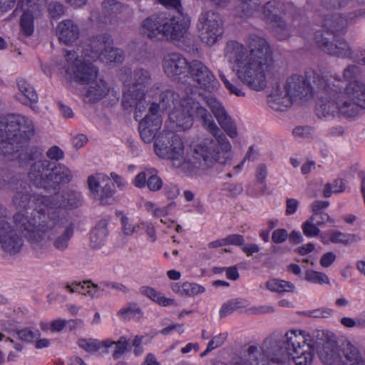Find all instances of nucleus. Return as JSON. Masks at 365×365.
Wrapping results in <instances>:
<instances>
[{"instance_id":"1","label":"nucleus","mask_w":365,"mask_h":365,"mask_svg":"<svg viewBox=\"0 0 365 365\" xmlns=\"http://www.w3.org/2000/svg\"><path fill=\"white\" fill-rule=\"evenodd\" d=\"M190 95L182 98V104L170 110L165 128L173 131H182L190 129L193 120H198L201 125L209 132L215 140L205 138L193 148L194 158L202 160L206 167L215 164L227 165L232 160V145L224 133L215 122L210 113Z\"/></svg>"},{"instance_id":"2","label":"nucleus","mask_w":365,"mask_h":365,"mask_svg":"<svg viewBox=\"0 0 365 365\" xmlns=\"http://www.w3.org/2000/svg\"><path fill=\"white\" fill-rule=\"evenodd\" d=\"M243 44L227 42L224 56L237 79L252 90H264L277 72L272 50L263 37L252 34Z\"/></svg>"},{"instance_id":"3","label":"nucleus","mask_w":365,"mask_h":365,"mask_svg":"<svg viewBox=\"0 0 365 365\" xmlns=\"http://www.w3.org/2000/svg\"><path fill=\"white\" fill-rule=\"evenodd\" d=\"M15 218L23 236L36 252L47 250L51 242L53 247L61 252L68 247L74 228L66 218L56 212L39 213L38 217L32 218L19 214Z\"/></svg>"},{"instance_id":"4","label":"nucleus","mask_w":365,"mask_h":365,"mask_svg":"<svg viewBox=\"0 0 365 365\" xmlns=\"http://www.w3.org/2000/svg\"><path fill=\"white\" fill-rule=\"evenodd\" d=\"M314 346L312 331L292 329L280 340L265 339L260 350L267 365H288L289 356L296 365H311Z\"/></svg>"},{"instance_id":"5","label":"nucleus","mask_w":365,"mask_h":365,"mask_svg":"<svg viewBox=\"0 0 365 365\" xmlns=\"http://www.w3.org/2000/svg\"><path fill=\"white\" fill-rule=\"evenodd\" d=\"M35 134L33 120L27 116L10 113L1 117V154L8 160L18 159L21 167L27 165L31 161L38 159L42 150L37 147H30L25 150L19 148L27 143Z\"/></svg>"},{"instance_id":"6","label":"nucleus","mask_w":365,"mask_h":365,"mask_svg":"<svg viewBox=\"0 0 365 365\" xmlns=\"http://www.w3.org/2000/svg\"><path fill=\"white\" fill-rule=\"evenodd\" d=\"M62 68L71 81L81 85H88L86 98L90 102H96L104 98L109 92L106 81L98 78L97 67L82 59L76 51H66L65 62Z\"/></svg>"},{"instance_id":"7","label":"nucleus","mask_w":365,"mask_h":365,"mask_svg":"<svg viewBox=\"0 0 365 365\" xmlns=\"http://www.w3.org/2000/svg\"><path fill=\"white\" fill-rule=\"evenodd\" d=\"M190 26V19L185 15L168 17L164 14H153L145 19L140 32L150 39L180 40L184 37Z\"/></svg>"},{"instance_id":"8","label":"nucleus","mask_w":365,"mask_h":365,"mask_svg":"<svg viewBox=\"0 0 365 365\" xmlns=\"http://www.w3.org/2000/svg\"><path fill=\"white\" fill-rule=\"evenodd\" d=\"M125 89L122 98V105L124 109L135 108V118L140 117L139 113H143L147 107L145 95H148L152 81L150 72L145 68L135 69L132 73L126 70L120 77Z\"/></svg>"},{"instance_id":"9","label":"nucleus","mask_w":365,"mask_h":365,"mask_svg":"<svg viewBox=\"0 0 365 365\" xmlns=\"http://www.w3.org/2000/svg\"><path fill=\"white\" fill-rule=\"evenodd\" d=\"M155 153L160 158L170 160L173 166L190 175L200 167V163L187 158L182 138L173 130L165 128L155 138L153 145Z\"/></svg>"},{"instance_id":"10","label":"nucleus","mask_w":365,"mask_h":365,"mask_svg":"<svg viewBox=\"0 0 365 365\" xmlns=\"http://www.w3.org/2000/svg\"><path fill=\"white\" fill-rule=\"evenodd\" d=\"M327 89H319L320 96L316 106V114L320 118L331 119L336 115L349 118L353 108L341 97V81L336 74L328 76Z\"/></svg>"},{"instance_id":"11","label":"nucleus","mask_w":365,"mask_h":365,"mask_svg":"<svg viewBox=\"0 0 365 365\" xmlns=\"http://www.w3.org/2000/svg\"><path fill=\"white\" fill-rule=\"evenodd\" d=\"M328 75L319 74L314 71H309L304 75L294 74L287 78L283 88L293 101H307L312 97L313 90L327 89Z\"/></svg>"},{"instance_id":"12","label":"nucleus","mask_w":365,"mask_h":365,"mask_svg":"<svg viewBox=\"0 0 365 365\" xmlns=\"http://www.w3.org/2000/svg\"><path fill=\"white\" fill-rule=\"evenodd\" d=\"M298 9L292 3H284L273 0L267 2L262 7L261 16L264 21L271 24L275 36L280 41L286 40L291 35V27L284 19L295 17Z\"/></svg>"},{"instance_id":"13","label":"nucleus","mask_w":365,"mask_h":365,"mask_svg":"<svg viewBox=\"0 0 365 365\" xmlns=\"http://www.w3.org/2000/svg\"><path fill=\"white\" fill-rule=\"evenodd\" d=\"M111 43L110 35H98L91 40L79 56L82 59L89 60L91 63L98 59L105 63L121 62L124 56L123 52L119 48L112 47Z\"/></svg>"},{"instance_id":"14","label":"nucleus","mask_w":365,"mask_h":365,"mask_svg":"<svg viewBox=\"0 0 365 365\" xmlns=\"http://www.w3.org/2000/svg\"><path fill=\"white\" fill-rule=\"evenodd\" d=\"M187 95H190V93L185 91L180 96L175 91L160 83H155L148 91V97L152 99L148 110L155 115H161V113L168 109L172 110L178 106L184 105L182 104V98Z\"/></svg>"},{"instance_id":"15","label":"nucleus","mask_w":365,"mask_h":365,"mask_svg":"<svg viewBox=\"0 0 365 365\" xmlns=\"http://www.w3.org/2000/svg\"><path fill=\"white\" fill-rule=\"evenodd\" d=\"M35 207L38 213L56 212L60 215L61 208H76L82 204V195L70 192L66 196L56 194L52 197L40 196L34 198Z\"/></svg>"},{"instance_id":"16","label":"nucleus","mask_w":365,"mask_h":365,"mask_svg":"<svg viewBox=\"0 0 365 365\" xmlns=\"http://www.w3.org/2000/svg\"><path fill=\"white\" fill-rule=\"evenodd\" d=\"M197 28L201 41L211 46L223 34V23L220 15L213 11H204L198 17Z\"/></svg>"},{"instance_id":"17","label":"nucleus","mask_w":365,"mask_h":365,"mask_svg":"<svg viewBox=\"0 0 365 365\" xmlns=\"http://www.w3.org/2000/svg\"><path fill=\"white\" fill-rule=\"evenodd\" d=\"M312 340L314 341V349L317 350L323 363L329 365L340 363L341 356L334 334L324 330H314Z\"/></svg>"},{"instance_id":"18","label":"nucleus","mask_w":365,"mask_h":365,"mask_svg":"<svg viewBox=\"0 0 365 365\" xmlns=\"http://www.w3.org/2000/svg\"><path fill=\"white\" fill-rule=\"evenodd\" d=\"M188 77L200 88L213 92L220 86V83L212 71L202 61L192 60L189 62Z\"/></svg>"},{"instance_id":"19","label":"nucleus","mask_w":365,"mask_h":365,"mask_svg":"<svg viewBox=\"0 0 365 365\" xmlns=\"http://www.w3.org/2000/svg\"><path fill=\"white\" fill-rule=\"evenodd\" d=\"M314 40L319 47L325 53L341 58H349L354 61L356 51H353L344 38L334 37L332 41H329L327 37L324 36L321 31H317L314 34Z\"/></svg>"},{"instance_id":"20","label":"nucleus","mask_w":365,"mask_h":365,"mask_svg":"<svg viewBox=\"0 0 365 365\" xmlns=\"http://www.w3.org/2000/svg\"><path fill=\"white\" fill-rule=\"evenodd\" d=\"M88 187L93 197L103 205H110L113 201L114 190L110 183V178L104 173H97L89 175Z\"/></svg>"},{"instance_id":"21","label":"nucleus","mask_w":365,"mask_h":365,"mask_svg":"<svg viewBox=\"0 0 365 365\" xmlns=\"http://www.w3.org/2000/svg\"><path fill=\"white\" fill-rule=\"evenodd\" d=\"M205 99L221 128L230 138H236L238 135L237 125L222 103L212 96H207Z\"/></svg>"},{"instance_id":"22","label":"nucleus","mask_w":365,"mask_h":365,"mask_svg":"<svg viewBox=\"0 0 365 365\" xmlns=\"http://www.w3.org/2000/svg\"><path fill=\"white\" fill-rule=\"evenodd\" d=\"M122 4L117 0H104L101 3V12L91 11L89 21L98 27H104L113 23L115 16L122 11Z\"/></svg>"},{"instance_id":"23","label":"nucleus","mask_w":365,"mask_h":365,"mask_svg":"<svg viewBox=\"0 0 365 365\" xmlns=\"http://www.w3.org/2000/svg\"><path fill=\"white\" fill-rule=\"evenodd\" d=\"M341 97L344 102L353 106V113L349 115L354 118L359 114L360 109L365 110V84L363 83H351L341 86ZM352 108V107H351Z\"/></svg>"},{"instance_id":"24","label":"nucleus","mask_w":365,"mask_h":365,"mask_svg":"<svg viewBox=\"0 0 365 365\" xmlns=\"http://www.w3.org/2000/svg\"><path fill=\"white\" fill-rule=\"evenodd\" d=\"M39 0H19L18 6L21 7L24 11L20 18V38L24 39L31 36L34 32V12L39 11Z\"/></svg>"},{"instance_id":"25","label":"nucleus","mask_w":365,"mask_h":365,"mask_svg":"<svg viewBox=\"0 0 365 365\" xmlns=\"http://www.w3.org/2000/svg\"><path fill=\"white\" fill-rule=\"evenodd\" d=\"M189 62L179 53H170L164 56L162 66L165 74L170 78H177L187 71Z\"/></svg>"},{"instance_id":"26","label":"nucleus","mask_w":365,"mask_h":365,"mask_svg":"<svg viewBox=\"0 0 365 365\" xmlns=\"http://www.w3.org/2000/svg\"><path fill=\"white\" fill-rule=\"evenodd\" d=\"M162 123L161 115H155L148 111L139 123L138 130L141 139L145 143H150L161 128Z\"/></svg>"},{"instance_id":"27","label":"nucleus","mask_w":365,"mask_h":365,"mask_svg":"<svg viewBox=\"0 0 365 365\" xmlns=\"http://www.w3.org/2000/svg\"><path fill=\"white\" fill-rule=\"evenodd\" d=\"M23 246L22 239L6 223H1V248L9 253H18Z\"/></svg>"},{"instance_id":"28","label":"nucleus","mask_w":365,"mask_h":365,"mask_svg":"<svg viewBox=\"0 0 365 365\" xmlns=\"http://www.w3.org/2000/svg\"><path fill=\"white\" fill-rule=\"evenodd\" d=\"M40 196V195H31L29 194L21 192H18L16 193L13 200L14 203L16 206V207L24 210L19 211L14 216L15 224L19 230V227L17 225L15 218L17 215L22 214L24 216H28L29 218H32L34 216L38 217V215H39V213L37 212L35 207L34 198Z\"/></svg>"},{"instance_id":"29","label":"nucleus","mask_w":365,"mask_h":365,"mask_svg":"<svg viewBox=\"0 0 365 365\" xmlns=\"http://www.w3.org/2000/svg\"><path fill=\"white\" fill-rule=\"evenodd\" d=\"M51 163L48 160L36 161L31 165L29 178L36 187L49 189L46 173L51 170Z\"/></svg>"},{"instance_id":"30","label":"nucleus","mask_w":365,"mask_h":365,"mask_svg":"<svg viewBox=\"0 0 365 365\" xmlns=\"http://www.w3.org/2000/svg\"><path fill=\"white\" fill-rule=\"evenodd\" d=\"M293 100L283 88V86H276L267 96L269 107L275 111H285L291 106Z\"/></svg>"},{"instance_id":"31","label":"nucleus","mask_w":365,"mask_h":365,"mask_svg":"<svg viewBox=\"0 0 365 365\" xmlns=\"http://www.w3.org/2000/svg\"><path fill=\"white\" fill-rule=\"evenodd\" d=\"M56 34L61 42L71 45L79 38L80 29L76 23L68 19L58 23Z\"/></svg>"},{"instance_id":"32","label":"nucleus","mask_w":365,"mask_h":365,"mask_svg":"<svg viewBox=\"0 0 365 365\" xmlns=\"http://www.w3.org/2000/svg\"><path fill=\"white\" fill-rule=\"evenodd\" d=\"M349 25L348 17L341 14L328 13L324 15L322 26L333 34L344 32Z\"/></svg>"},{"instance_id":"33","label":"nucleus","mask_w":365,"mask_h":365,"mask_svg":"<svg viewBox=\"0 0 365 365\" xmlns=\"http://www.w3.org/2000/svg\"><path fill=\"white\" fill-rule=\"evenodd\" d=\"M321 240L324 244L331 242L348 246L359 242L361 240V237L358 234L346 233L336 230H330L324 235L321 236Z\"/></svg>"},{"instance_id":"34","label":"nucleus","mask_w":365,"mask_h":365,"mask_svg":"<svg viewBox=\"0 0 365 365\" xmlns=\"http://www.w3.org/2000/svg\"><path fill=\"white\" fill-rule=\"evenodd\" d=\"M47 183L50 188H54L56 185L62 182H68L72 179L71 170L63 165H58L51 168V170L46 173Z\"/></svg>"},{"instance_id":"35","label":"nucleus","mask_w":365,"mask_h":365,"mask_svg":"<svg viewBox=\"0 0 365 365\" xmlns=\"http://www.w3.org/2000/svg\"><path fill=\"white\" fill-rule=\"evenodd\" d=\"M170 288L173 292L181 297H192L205 292V288L195 282H185L172 283Z\"/></svg>"},{"instance_id":"36","label":"nucleus","mask_w":365,"mask_h":365,"mask_svg":"<svg viewBox=\"0 0 365 365\" xmlns=\"http://www.w3.org/2000/svg\"><path fill=\"white\" fill-rule=\"evenodd\" d=\"M107 221L102 220L96 225L95 228L90 234V244L94 249L100 248L103 246L108 235Z\"/></svg>"},{"instance_id":"37","label":"nucleus","mask_w":365,"mask_h":365,"mask_svg":"<svg viewBox=\"0 0 365 365\" xmlns=\"http://www.w3.org/2000/svg\"><path fill=\"white\" fill-rule=\"evenodd\" d=\"M261 11L260 0H241L237 10L241 17H260Z\"/></svg>"},{"instance_id":"38","label":"nucleus","mask_w":365,"mask_h":365,"mask_svg":"<svg viewBox=\"0 0 365 365\" xmlns=\"http://www.w3.org/2000/svg\"><path fill=\"white\" fill-rule=\"evenodd\" d=\"M79 347L86 352L93 354L98 351L101 348L106 349V352H108V349L112 347V342L109 339L99 341L95 339H79L78 340Z\"/></svg>"},{"instance_id":"39","label":"nucleus","mask_w":365,"mask_h":365,"mask_svg":"<svg viewBox=\"0 0 365 365\" xmlns=\"http://www.w3.org/2000/svg\"><path fill=\"white\" fill-rule=\"evenodd\" d=\"M140 293L163 307H168L175 304L174 299L165 297L163 293L151 287H141L140 288Z\"/></svg>"},{"instance_id":"40","label":"nucleus","mask_w":365,"mask_h":365,"mask_svg":"<svg viewBox=\"0 0 365 365\" xmlns=\"http://www.w3.org/2000/svg\"><path fill=\"white\" fill-rule=\"evenodd\" d=\"M247 306L248 302L245 299H232L222 305L220 309V317L224 318L235 311L246 308Z\"/></svg>"},{"instance_id":"41","label":"nucleus","mask_w":365,"mask_h":365,"mask_svg":"<svg viewBox=\"0 0 365 365\" xmlns=\"http://www.w3.org/2000/svg\"><path fill=\"white\" fill-rule=\"evenodd\" d=\"M266 287L271 292L282 294L284 292H292L294 291V285L285 280L272 279L267 282Z\"/></svg>"},{"instance_id":"42","label":"nucleus","mask_w":365,"mask_h":365,"mask_svg":"<svg viewBox=\"0 0 365 365\" xmlns=\"http://www.w3.org/2000/svg\"><path fill=\"white\" fill-rule=\"evenodd\" d=\"M340 351L341 356L344 357L347 363L357 359L359 360L362 357L358 348L349 341H345L342 343Z\"/></svg>"},{"instance_id":"43","label":"nucleus","mask_w":365,"mask_h":365,"mask_svg":"<svg viewBox=\"0 0 365 365\" xmlns=\"http://www.w3.org/2000/svg\"><path fill=\"white\" fill-rule=\"evenodd\" d=\"M17 86L19 91L26 97L31 103H36L38 96L32 86L24 78L17 80Z\"/></svg>"},{"instance_id":"44","label":"nucleus","mask_w":365,"mask_h":365,"mask_svg":"<svg viewBox=\"0 0 365 365\" xmlns=\"http://www.w3.org/2000/svg\"><path fill=\"white\" fill-rule=\"evenodd\" d=\"M117 315L124 321H130L133 319H140L142 316L140 309L136 304H129L121 308Z\"/></svg>"},{"instance_id":"45","label":"nucleus","mask_w":365,"mask_h":365,"mask_svg":"<svg viewBox=\"0 0 365 365\" xmlns=\"http://www.w3.org/2000/svg\"><path fill=\"white\" fill-rule=\"evenodd\" d=\"M346 182L343 179H336L332 183H327L323 189L324 197H329L333 193L339 194L345 190Z\"/></svg>"},{"instance_id":"46","label":"nucleus","mask_w":365,"mask_h":365,"mask_svg":"<svg viewBox=\"0 0 365 365\" xmlns=\"http://www.w3.org/2000/svg\"><path fill=\"white\" fill-rule=\"evenodd\" d=\"M112 342V346H114V349L112 352V357L113 359H120L126 352L128 348V341L125 336H120L117 341H113L108 339Z\"/></svg>"},{"instance_id":"47","label":"nucleus","mask_w":365,"mask_h":365,"mask_svg":"<svg viewBox=\"0 0 365 365\" xmlns=\"http://www.w3.org/2000/svg\"><path fill=\"white\" fill-rule=\"evenodd\" d=\"M361 71V67L357 65L350 64L346 66L343 71V78L347 82L346 85H349L351 83H361L357 81Z\"/></svg>"},{"instance_id":"48","label":"nucleus","mask_w":365,"mask_h":365,"mask_svg":"<svg viewBox=\"0 0 365 365\" xmlns=\"http://www.w3.org/2000/svg\"><path fill=\"white\" fill-rule=\"evenodd\" d=\"M305 279L307 281L314 284H329V277L326 274L311 269L306 272Z\"/></svg>"},{"instance_id":"49","label":"nucleus","mask_w":365,"mask_h":365,"mask_svg":"<svg viewBox=\"0 0 365 365\" xmlns=\"http://www.w3.org/2000/svg\"><path fill=\"white\" fill-rule=\"evenodd\" d=\"M157 170L155 168H148L149 178L147 180V186L151 191H158L163 187V181L157 175Z\"/></svg>"},{"instance_id":"50","label":"nucleus","mask_w":365,"mask_h":365,"mask_svg":"<svg viewBox=\"0 0 365 365\" xmlns=\"http://www.w3.org/2000/svg\"><path fill=\"white\" fill-rule=\"evenodd\" d=\"M318 226L319 225H317L315 222L309 217L302 225L303 234L307 237H314L318 236L320 233V230Z\"/></svg>"},{"instance_id":"51","label":"nucleus","mask_w":365,"mask_h":365,"mask_svg":"<svg viewBox=\"0 0 365 365\" xmlns=\"http://www.w3.org/2000/svg\"><path fill=\"white\" fill-rule=\"evenodd\" d=\"M257 157L258 152L255 148L254 145L250 146L242 160L237 165L233 168V174H237L242 170L244 166V163L246 160L255 161L257 158Z\"/></svg>"},{"instance_id":"52","label":"nucleus","mask_w":365,"mask_h":365,"mask_svg":"<svg viewBox=\"0 0 365 365\" xmlns=\"http://www.w3.org/2000/svg\"><path fill=\"white\" fill-rule=\"evenodd\" d=\"M17 334L20 339L26 342H31L41 335L38 329L31 330L27 328L19 331Z\"/></svg>"},{"instance_id":"53","label":"nucleus","mask_w":365,"mask_h":365,"mask_svg":"<svg viewBox=\"0 0 365 365\" xmlns=\"http://www.w3.org/2000/svg\"><path fill=\"white\" fill-rule=\"evenodd\" d=\"M351 2H356L359 5H365V0H329L326 6L328 9H341Z\"/></svg>"},{"instance_id":"54","label":"nucleus","mask_w":365,"mask_h":365,"mask_svg":"<svg viewBox=\"0 0 365 365\" xmlns=\"http://www.w3.org/2000/svg\"><path fill=\"white\" fill-rule=\"evenodd\" d=\"M105 284H106V282L96 284L89 282L86 287L87 294L93 298L101 297L104 292V287H106Z\"/></svg>"},{"instance_id":"55","label":"nucleus","mask_w":365,"mask_h":365,"mask_svg":"<svg viewBox=\"0 0 365 365\" xmlns=\"http://www.w3.org/2000/svg\"><path fill=\"white\" fill-rule=\"evenodd\" d=\"M309 218L319 226H322L327 222L334 223V220L325 212L313 213Z\"/></svg>"},{"instance_id":"56","label":"nucleus","mask_w":365,"mask_h":365,"mask_svg":"<svg viewBox=\"0 0 365 365\" xmlns=\"http://www.w3.org/2000/svg\"><path fill=\"white\" fill-rule=\"evenodd\" d=\"M48 10L53 19H58L64 14L63 5L56 1L51 2L48 6Z\"/></svg>"},{"instance_id":"57","label":"nucleus","mask_w":365,"mask_h":365,"mask_svg":"<svg viewBox=\"0 0 365 365\" xmlns=\"http://www.w3.org/2000/svg\"><path fill=\"white\" fill-rule=\"evenodd\" d=\"M89 282H83V283H72L71 284H67L65 288L71 293H79L81 294H86L87 293V284Z\"/></svg>"},{"instance_id":"58","label":"nucleus","mask_w":365,"mask_h":365,"mask_svg":"<svg viewBox=\"0 0 365 365\" xmlns=\"http://www.w3.org/2000/svg\"><path fill=\"white\" fill-rule=\"evenodd\" d=\"M150 174H148V168L145 169V171L139 173L133 179V185L139 188H142L147 184V178H149Z\"/></svg>"},{"instance_id":"59","label":"nucleus","mask_w":365,"mask_h":365,"mask_svg":"<svg viewBox=\"0 0 365 365\" xmlns=\"http://www.w3.org/2000/svg\"><path fill=\"white\" fill-rule=\"evenodd\" d=\"M225 334H220L214 336L207 344V351H212L222 346L226 339Z\"/></svg>"},{"instance_id":"60","label":"nucleus","mask_w":365,"mask_h":365,"mask_svg":"<svg viewBox=\"0 0 365 365\" xmlns=\"http://www.w3.org/2000/svg\"><path fill=\"white\" fill-rule=\"evenodd\" d=\"M288 232L285 229H277L272 235V240L276 244H281L286 241Z\"/></svg>"},{"instance_id":"61","label":"nucleus","mask_w":365,"mask_h":365,"mask_svg":"<svg viewBox=\"0 0 365 365\" xmlns=\"http://www.w3.org/2000/svg\"><path fill=\"white\" fill-rule=\"evenodd\" d=\"M46 156L51 160H59L64 156L63 151L58 146H51L46 152Z\"/></svg>"},{"instance_id":"62","label":"nucleus","mask_w":365,"mask_h":365,"mask_svg":"<svg viewBox=\"0 0 365 365\" xmlns=\"http://www.w3.org/2000/svg\"><path fill=\"white\" fill-rule=\"evenodd\" d=\"M164 193L168 199L173 200L179 195L180 190L176 185L170 183L164 187Z\"/></svg>"},{"instance_id":"63","label":"nucleus","mask_w":365,"mask_h":365,"mask_svg":"<svg viewBox=\"0 0 365 365\" xmlns=\"http://www.w3.org/2000/svg\"><path fill=\"white\" fill-rule=\"evenodd\" d=\"M299 202L294 198H287L286 201V215H291L294 214L298 207H299Z\"/></svg>"},{"instance_id":"64","label":"nucleus","mask_w":365,"mask_h":365,"mask_svg":"<svg viewBox=\"0 0 365 365\" xmlns=\"http://www.w3.org/2000/svg\"><path fill=\"white\" fill-rule=\"evenodd\" d=\"M336 256L333 252L324 253L320 259V264L323 267H329L335 260Z\"/></svg>"}]
</instances>
